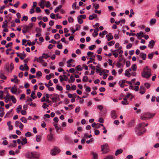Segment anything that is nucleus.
I'll return each mask as SVG.
<instances>
[{
  "instance_id": "nucleus-1",
  "label": "nucleus",
  "mask_w": 159,
  "mask_h": 159,
  "mask_svg": "<svg viewBox=\"0 0 159 159\" xmlns=\"http://www.w3.org/2000/svg\"><path fill=\"white\" fill-rule=\"evenodd\" d=\"M144 123L142 122L136 126L135 131L136 134L139 136L141 135L146 131V129L144 128Z\"/></svg>"
},
{
  "instance_id": "nucleus-2",
  "label": "nucleus",
  "mask_w": 159,
  "mask_h": 159,
  "mask_svg": "<svg viewBox=\"0 0 159 159\" xmlns=\"http://www.w3.org/2000/svg\"><path fill=\"white\" fill-rule=\"evenodd\" d=\"M143 77L148 78L151 76V70L150 68L147 66H145L143 69L142 73Z\"/></svg>"
},
{
  "instance_id": "nucleus-3",
  "label": "nucleus",
  "mask_w": 159,
  "mask_h": 159,
  "mask_svg": "<svg viewBox=\"0 0 159 159\" xmlns=\"http://www.w3.org/2000/svg\"><path fill=\"white\" fill-rule=\"evenodd\" d=\"M155 115V113H145L141 115L140 116V118L142 120H146L153 117Z\"/></svg>"
},
{
  "instance_id": "nucleus-4",
  "label": "nucleus",
  "mask_w": 159,
  "mask_h": 159,
  "mask_svg": "<svg viewBox=\"0 0 159 159\" xmlns=\"http://www.w3.org/2000/svg\"><path fill=\"white\" fill-rule=\"evenodd\" d=\"M33 26V24L32 23H30L28 25H24L23 27V29L22 30L23 33L25 34L27 32L31 30Z\"/></svg>"
},
{
  "instance_id": "nucleus-5",
  "label": "nucleus",
  "mask_w": 159,
  "mask_h": 159,
  "mask_svg": "<svg viewBox=\"0 0 159 159\" xmlns=\"http://www.w3.org/2000/svg\"><path fill=\"white\" fill-rule=\"evenodd\" d=\"M101 151H103V150L104 149H105V150H106L105 151L103 152L102 153V154H103L104 153H107L109 151L108 144L107 143H105L103 145H102L101 146Z\"/></svg>"
},
{
  "instance_id": "nucleus-6",
  "label": "nucleus",
  "mask_w": 159,
  "mask_h": 159,
  "mask_svg": "<svg viewBox=\"0 0 159 159\" xmlns=\"http://www.w3.org/2000/svg\"><path fill=\"white\" fill-rule=\"evenodd\" d=\"M5 68L8 72H11L14 68V64L12 62L10 63V66L8 64H7Z\"/></svg>"
},
{
  "instance_id": "nucleus-7",
  "label": "nucleus",
  "mask_w": 159,
  "mask_h": 159,
  "mask_svg": "<svg viewBox=\"0 0 159 159\" xmlns=\"http://www.w3.org/2000/svg\"><path fill=\"white\" fill-rule=\"evenodd\" d=\"M60 152V150L57 148H55L52 149L50 153L52 156H55L58 154Z\"/></svg>"
},
{
  "instance_id": "nucleus-8",
  "label": "nucleus",
  "mask_w": 159,
  "mask_h": 159,
  "mask_svg": "<svg viewBox=\"0 0 159 159\" xmlns=\"http://www.w3.org/2000/svg\"><path fill=\"white\" fill-rule=\"evenodd\" d=\"M25 157L27 158H35V153L34 152H28L25 154Z\"/></svg>"
},
{
  "instance_id": "nucleus-9",
  "label": "nucleus",
  "mask_w": 159,
  "mask_h": 159,
  "mask_svg": "<svg viewBox=\"0 0 159 159\" xmlns=\"http://www.w3.org/2000/svg\"><path fill=\"white\" fill-rule=\"evenodd\" d=\"M111 116L113 119H115L117 117V114L114 110H112L111 111Z\"/></svg>"
},
{
  "instance_id": "nucleus-10",
  "label": "nucleus",
  "mask_w": 159,
  "mask_h": 159,
  "mask_svg": "<svg viewBox=\"0 0 159 159\" xmlns=\"http://www.w3.org/2000/svg\"><path fill=\"white\" fill-rule=\"evenodd\" d=\"M16 87L17 86L16 85H15L13 87H12L11 88V91L12 93L13 94L16 93L17 92V89L16 88Z\"/></svg>"
},
{
  "instance_id": "nucleus-11",
  "label": "nucleus",
  "mask_w": 159,
  "mask_h": 159,
  "mask_svg": "<svg viewBox=\"0 0 159 159\" xmlns=\"http://www.w3.org/2000/svg\"><path fill=\"white\" fill-rule=\"evenodd\" d=\"M155 42L153 40H151L149 42V44L148 46L150 48H152L153 46L155 45Z\"/></svg>"
},
{
  "instance_id": "nucleus-12",
  "label": "nucleus",
  "mask_w": 159,
  "mask_h": 159,
  "mask_svg": "<svg viewBox=\"0 0 159 159\" xmlns=\"http://www.w3.org/2000/svg\"><path fill=\"white\" fill-rule=\"evenodd\" d=\"M140 93L141 94H143L145 92V88L143 86H141L140 88Z\"/></svg>"
},
{
  "instance_id": "nucleus-13",
  "label": "nucleus",
  "mask_w": 159,
  "mask_h": 159,
  "mask_svg": "<svg viewBox=\"0 0 159 159\" xmlns=\"http://www.w3.org/2000/svg\"><path fill=\"white\" fill-rule=\"evenodd\" d=\"M136 36L137 38L139 39H141V38H139V37H143L144 34L142 31H140L139 33H138L137 34Z\"/></svg>"
},
{
  "instance_id": "nucleus-14",
  "label": "nucleus",
  "mask_w": 159,
  "mask_h": 159,
  "mask_svg": "<svg viewBox=\"0 0 159 159\" xmlns=\"http://www.w3.org/2000/svg\"><path fill=\"white\" fill-rule=\"evenodd\" d=\"M58 123H55L54 124V126L55 128L56 129V131L58 132L60 130H62V129L61 127H59L58 125Z\"/></svg>"
},
{
  "instance_id": "nucleus-15",
  "label": "nucleus",
  "mask_w": 159,
  "mask_h": 159,
  "mask_svg": "<svg viewBox=\"0 0 159 159\" xmlns=\"http://www.w3.org/2000/svg\"><path fill=\"white\" fill-rule=\"evenodd\" d=\"M123 150L121 149H117L115 153V155L116 156H117L119 154L123 152Z\"/></svg>"
},
{
  "instance_id": "nucleus-16",
  "label": "nucleus",
  "mask_w": 159,
  "mask_h": 159,
  "mask_svg": "<svg viewBox=\"0 0 159 159\" xmlns=\"http://www.w3.org/2000/svg\"><path fill=\"white\" fill-rule=\"evenodd\" d=\"M140 56L141 57L143 60H145L146 59L147 55L146 54L144 53H141Z\"/></svg>"
},
{
  "instance_id": "nucleus-17",
  "label": "nucleus",
  "mask_w": 159,
  "mask_h": 159,
  "mask_svg": "<svg viewBox=\"0 0 159 159\" xmlns=\"http://www.w3.org/2000/svg\"><path fill=\"white\" fill-rule=\"evenodd\" d=\"M11 121H9L7 122V125L8 126V129L9 130H11L13 129V126L11 125Z\"/></svg>"
},
{
  "instance_id": "nucleus-18",
  "label": "nucleus",
  "mask_w": 159,
  "mask_h": 159,
  "mask_svg": "<svg viewBox=\"0 0 159 159\" xmlns=\"http://www.w3.org/2000/svg\"><path fill=\"white\" fill-rule=\"evenodd\" d=\"M11 98L12 96L10 95L9 93H7L5 98L6 100H8V101H11Z\"/></svg>"
},
{
  "instance_id": "nucleus-19",
  "label": "nucleus",
  "mask_w": 159,
  "mask_h": 159,
  "mask_svg": "<svg viewBox=\"0 0 159 159\" xmlns=\"http://www.w3.org/2000/svg\"><path fill=\"white\" fill-rule=\"evenodd\" d=\"M35 94V90H33L32 92L30 97L32 98L33 99H34L37 98V96H34Z\"/></svg>"
},
{
  "instance_id": "nucleus-20",
  "label": "nucleus",
  "mask_w": 159,
  "mask_h": 159,
  "mask_svg": "<svg viewBox=\"0 0 159 159\" xmlns=\"http://www.w3.org/2000/svg\"><path fill=\"white\" fill-rule=\"evenodd\" d=\"M135 122L134 120H131L128 123V125L129 127L133 126L134 125Z\"/></svg>"
},
{
  "instance_id": "nucleus-21",
  "label": "nucleus",
  "mask_w": 159,
  "mask_h": 159,
  "mask_svg": "<svg viewBox=\"0 0 159 159\" xmlns=\"http://www.w3.org/2000/svg\"><path fill=\"white\" fill-rule=\"evenodd\" d=\"M123 101H121V103L124 105H128V103H127V100L126 98L125 97L123 98Z\"/></svg>"
},
{
  "instance_id": "nucleus-22",
  "label": "nucleus",
  "mask_w": 159,
  "mask_h": 159,
  "mask_svg": "<svg viewBox=\"0 0 159 159\" xmlns=\"http://www.w3.org/2000/svg\"><path fill=\"white\" fill-rule=\"evenodd\" d=\"M62 6L61 5H59L57 7L56 9L54 10V11L55 13H57L62 8Z\"/></svg>"
},
{
  "instance_id": "nucleus-23",
  "label": "nucleus",
  "mask_w": 159,
  "mask_h": 159,
  "mask_svg": "<svg viewBox=\"0 0 159 159\" xmlns=\"http://www.w3.org/2000/svg\"><path fill=\"white\" fill-rule=\"evenodd\" d=\"M7 20H5L3 22V24L2 25V27L3 28H6L7 27Z\"/></svg>"
},
{
  "instance_id": "nucleus-24",
  "label": "nucleus",
  "mask_w": 159,
  "mask_h": 159,
  "mask_svg": "<svg viewBox=\"0 0 159 159\" xmlns=\"http://www.w3.org/2000/svg\"><path fill=\"white\" fill-rule=\"evenodd\" d=\"M156 20L155 18H152L151 19L150 21V25H152L156 23Z\"/></svg>"
},
{
  "instance_id": "nucleus-25",
  "label": "nucleus",
  "mask_w": 159,
  "mask_h": 159,
  "mask_svg": "<svg viewBox=\"0 0 159 159\" xmlns=\"http://www.w3.org/2000/svg\"><path fill=\"white\" fill-rule=\"evenodd\" d=\"M0 78L2 80L6 79L7 77L2 72L0 73Z\"/></svg>"
},
{
  "instance_id": "nucleus-26",
  "label": "nucleus",
  "mask_w": 159,
  "mask_h": 159,
  "mask_svg": "<svg viewBox=\"0 0 159 159\" xmlns=\"http://www.w3.org/2000/svg\"><path fill=\"white\" fill-rule=\"evenodd\" d=\"M39 5L41 8L43 9L44 7V0H41Z\"/></svg>"
},
{
  "instance_id": "nucleus-27",
  "label": "nucleus",
  "mask_w": 159,
  "mask_h": 159,
  "mask_svg": "<svg viewBox=\"0 0 159 159\" xmlns=\"http://www.w3.org/2000/svg\"><path fill=\"white\" fill-rule=\"evenodd\" d=\"M121 82H122L123 83H127L129 84V85H132V84L131 82L129 81H126L125 80H120L119 82V83H120Z\"/></svg>"
},
{
  "instance_id": "nucleus-28",
  "label": "nucleus",
  "mask_w": 159,
  "mask_h": 159,
  "mask_svg": "<svg viewBox=\"0 0 159 159\" xmlns=\"http://www.w3.org/2000/svg\"><path fill=\"white\" fill-rule=\"evenodd\" d=\"M91 154L93 156V159H98V155L97 153H95L93 152H91Z\"/></svg>"
},
{
  "instance_id": "nucleus-29",
  "label": "nucleus",
  "mask_w": 159,
  "mask_h": 159,
  "mask_svg": "<svg viewBox=\"0 0 159 159\" xmlns=\"http://www.w3.org/2000/svg\"><path fill=\"white\" fill-rule=\"evenodd\" d=\"M106 37L107 38V39L108 41H109L113 38V37L112 35H109L108 34L106 36Z\"/></svg>"
},
{
  "instance_id": "nucleus-30",
  "label": "nucleus",
  "mask_w": 159,
  "mask_h": 159,
  "mask_svg": "<svg viewBox=\"0 0 159 159\" xmlns=\"http://www.w3.org/2000/svg\"><path fill=\"white\" fill-rule=\"evenodd\" d=\"M44 84L47 87H48L50 86H52L53 84L51 82V81L50 80L49 81L48 84L45 83Z\"/></svg>"
},
{
  "instance_id": "nucleus-31",
  "label": "nucleus",
  "mask_w": 159,
  "mask_h": 159,
  "mask_svg": "<svg viewBox=\"0 0 159 159\" xmlns=\"http://www.w3.org/2000/svg\"><path fill=\"white\" fill-rule=\"evenodd\" d=\"M20 120L23 122L26 123L27 122V120L25 117L23 116L20 119Z\"/></svg>"
},
{
  "instance_id": "nucleus-32",
  "label": "nucleus",
  "mask_w": 159,
  "mask_h": 159,
  "mask_svg": "<svg viewBox=\"0 0 159 159\" xmlns=\"http://www.w3.org/2000/svg\"><path fill=\"white\" fill-rule=\"evenodd\" d=\"M41 136L39 135H38L36 136V140L37 142H39L41 141Z\"/></svg>"
},
{
  "instance_id": "nucleus-33",
  "label": "nucleus",
  "mask_w": 159,
  "mask_h": 159,
  "mask_svg": "<svg viewBox=\"0 0 159 159\" xmlns=\"http://www.w3.org/2000/svg\"><path fill=\"white\" fill-rule=\"evenodd\" d=\"M27 143V141L26 138H25L22 139L21 142V144L22 145H24Z\"/></svg>"
},
{
  "instance_id": "nucleus-34",
  "label": "nucleus",
  "mask_w": 159,
  "mask_h": 159,
  "mask_svg": "<svg viewBox=\"0 0 159 159\" xmlns=\"http://www.w3.org/2000/svg\"><path fill=\"white\" fill-rule=\"evenodd\" d=\"M42 56L43 57V58H45V59H47L48 57H50V56H48V54H45V53H43Z\"/></svg>"
},
{
  "instance_id": "nucleus-35",
  "label": "nucleus",
  "mask_w": 159,
  "mask_h": 159,
  "mask_svg": "<svg viewBox=\"0 0 159 159\" xmlns=\"http://www.w3.org/2000/svg\"><path fill=\"white\" fill-rule=\"evenodd\" d=\"M22 109V106L21 105H19L18 107L16 108V111L18 113L20 112V110Z\"/></svg>"
},
{
  "instance_id": "nucleus-36",
  "label": "nucleus",
  "mask_w": 159,
  "mask_h": 159,
  "mask_svg": "<svg viewBox=\"0 0 159 159\" xmlns=\"http://www.w3.org/2000/svg\"><path fill=\"white\" fill-rule=\"evenodd\" d=\"M53 137V136L52 134L51 133L48 135L47 136V139L49 141H51Z\"/></svg>"
},
{
  "instance_id": "nucleus-37",
  "label": "nucleus",
  "mask_w": 159,
  "mask_h": 159,
  "mask_svg": "<svg viewBox=\"0 0 159 159\" xmlns=\"http://www.w3.org/2000/svg\"><path fill=\"white\" fill-rule=\"evenodd\" d=\"M17 145L16 144H9L8 147L10 148H15L16 147Z\"/></svg>"
},
{
  "instance_id": "nucleus-38",
  "label": "nucleus",
  "mask_w": 159,
  "mask_h": 159,
  "mask_svg": "<svg viewBox=\"0 0 159 159\" xmlns=\"http://www.w3.org/2000/svg\"><path fill=\"white\" fill-rule=\"evenodd\" d=\"M77 19L78 23L80 24H82L83 23V20L82 18H80V16L77 17Z\"/></svg>"
},
{
  "instance_id": "nucleus-39",
  "label": "nucleus",
  "mask_w": 159,
  "mask_h": 159,
  "mask_svg": "<svg viewBox=\"0 0 159 159\" xmlns=\"http://www.w3.org/2000/svg\"><path fill=\"white\" fill-rule=\"evenodd\" d=\"M118 61L121 62V63H123L124 64L125 62V60L124 58L121 57L120 58H119Z\"/></svg>"
},
{
  "instance_id": "nucleus-40",
  "label": "nucleus",
  "mask_w": 159,
  "mask_h": 159,
  "mask_svg": "<svg viewBox=\"0 0 159 159\" xmlns=\"http://www.w3.org/2000/svg\"><path fill=\"white\" fill-rule=\"evenodd\" d=\"M70 80H68V82L69 83H70V82H74L75 80V78H74L73 76L72 75H71L70 76Z\"/></svg>"
},
{
  "instance_id": "nucleus-41",
  "label": "nucleus",
  "mask_w": 159,
  "mask_h": 159,
  "mask_svg": "<svg viewBox=\"0 0 159 159\" xmlns=\"http://www.w3.org/2000/svg\"><path fill=\"white\" fill-rule=\"evenodd\" d=\"M56 89L57 90L59 91H62L63 90L62 87L58 84H57L56 85Z\"/></svg>"
},
{
  "instance_id": "nucleus-42",
  "label": "nucleus",
  "mask_w": 159,
  "mask_h": 159,
  "mask_svg": "<svg viewBox=\"0 0 159 159\" xmlns=\"http://www.w3.org/2000/svg\"><path fill=\"white\" fill-rule=\"evenodd\" d=\"M125 75L128 77H130L131 75V73H129L128 71L126 70V73H125Z\"/></svg>"
},
{
  "instance_id": "nucleus-43",
  "label": "nucleus",
  "mask_w": 159,
  "mask_h": 159,
  "mask_svg": "<svg viewBox=\"0 0 159 159\" xmlns=\"http://www.w3.org/2000/svg\"><path fill=\"white\" fill-rule=\"evenodd\" d=\"M131 69L134 71H135L137 70L136 65V64H134L132 66Z\"/></svg>"
},
{
  "instance_id": "nucleus-44",
  "label": "nucleus",
  "mask_w": 159,
  "mask_h": 159,
  "mask_svg": "<svg viewBox=\"0 0 159 159\" xmlns=\"http://www.w3.org/2000/svg\"><path fill=\"white\" fill-rule=\"evenodd\" d=\"M11 100L14 103H16V100L15 97L13 96H12V98H11Z\"/></svg>"
},
{
  "instance_id": "nucleus-45",
  "label": "nucleus",
  "mask_w": 159,
  "mask_h": 159,
  "mask_svg": "<svg viewBox=\"0 0 159 159\" xmlns=\"http://www.w3.org/2000/svg\"><path fill=\"white\" fill-rule=\"evenodd\" d=\"M28 16H24L22 17V18L21 19V20L23 21L24 20L25 21H26L28 20Z\"/></svg>"
},
{
  "instance_id": "nucleus-46",
  "label": "nucleus",
  "mask_w": 159,
  "mask_h": 159,
  "mask_svg": "<svg viewBox=\"0 0 159 159\" xmlns=\"http://www.w3.org/2000/svg\"><path fill=\"white\" fill-rule=\"evenodd\" d=\"M50 105V104H47L46 103H44L42 106L43 108L45 109L47 107H48L49 105Z\"/></svg>"
},
{
  "instance_id": "nucleus-47",
  "label": "nucleus",
  "mask_w": 159,
  "mask_h": 159,
  "mask_svg": "<svg viewBox=\"0 0 159 159\" xmlns=\"http://www.w3.org/2000/svg\"><path fill=\"white\" fill-rule=\"evenodd\" d=\"M88 77L84 76L83 78V81L84 82H86L88 81Z\"/></svg>"
},
{
  "instance_id": "nucleus-48",
  "label": "nucleus",
  "mask_w": 159,
  "mask_h": 159,
  "mask_svg": "<svg viewBox=\"0 0 159 159\" xmlns=\"http://www.w3.org/2000/svg\"><path fill=\"white\" fill-rule=\"evenodd\" d=\"M76 69L80 71H82L83 70V68L81 67V66L80 65H79L76 67Z\"/></svg>"
},
{
  "instance_id": "nucleus-49",
  "label": "nucleus",
  "mask_w": 159,
  "mask_h": 159,
  "mask_svg": "<svg viewBox=\"0 0 159 159\" xmlns=\"http://www.w3.org/2000/svg\"><path fill=\"white\" fill-rule=\"evenodd\" d=\"M154 54V53H149L148 54V57L149 59H152L153 57V55Z\"/></svg>"
},
{
  "instance_id": "nucleus-50",
  "label": "nucleus",
  "mask_w": 159,
  "mask_h": 159,
  "mask_svg": "<svg viewBox=\"0 0 159 159\" xmlns=\"http://www.w3.org/2000/svg\"><path fill=\"white\" fill-rule=\"evenodd\" d=\"M115 43V41H112L109 42L108 43V45L109 46H111L114 45Z\"/></svg>"
},
{
  "instance_id": "nucleus-51",
  "label": "nucleus",
  "mask_w": 159,
  "mask_h": 159,
  "mask_svg": "<svg viewBox=\"0 0 159 159\" xmlns=\"http://www.w3.org/2000/svg\"><path fill=\"white\" fill-rule=\"evenodd\" d=\"M54 38L56 39H58L60 38V35L59 34H56L54 36Z\"/></svg>"
},
{
  "instance_id": "nucleus-52",
  "label": "nucleus",
  "mask_w": 159,
  "mask_h": 159,
  "mask_svg": "<svg viewBox=\"0 0 159 159\" xmlns=\"http://www.w3.org/2000/svg\"><path fill=\"white\" fill-rule=\"evenodd\" d=\"M68 20L70 22L73 23L74 21V19L72 17L69 16L68 18Z\"/></svg>"
},
{
  "instance_id": "nucleus-53",
  "label": "nucleus",
  "mask_w": 159,
  "mask_h": 159,
  "mask_svg": "<svg viewBox=\"0 0 159 159\" xmlns=\"http://www.w3.org/2000/svg\"><path fill=\"white\" fill-rule=\"evenodd\" d=\"M113 156H108L104 158V159H114Z\"/></svg>"
},
{
  "instance_id": "nucleus-54",
  "label": "nucleus",
  "mask_w": 159,
  "mask_h": 159,
  "mask_svg": "<svg viewBox=\"0 0 159 159\" xmlns=\"http://www.w3.org/2000/svg\"><path fill=\"white\" fill-rule=\"evenodd\" d=\"M116 66L118 68H119L123 67V65L119 61L117 62V64H116Z\"/></svg>"
},
{
  "instance_id": "nucleus-55",
  "label": "nucleus",
  "mask_w": 159,
  "mask_h": 159,
  "mask_svg": "<svg viewBox=\"0 0 159 159\" xmlns=\"http://www.w3.org/2000/svg\"><path fill=\"white\" fill-rule=\"evenodd\" d=\"M80 107H76L75 110V112L76 113H78L80 111Z\"/></svg>"
},
{
  "instance_id": "nucleus-56",
  "label": "nucleus",
  "mask_w": 159,
  "mask_h": 159,
  "mask_svg": "<svg viewBox=\"0 0 159 159\" xmlns=\"http://www.w3.org/2000/svg\"><path fill=\"white\" fill-rule=\"evenodd\" d=\"M12 43L11 42H10V43H8L7 44H6V48H8L9 47H11L12 45Z\"/></svg>"
},
{
  "instance_id": "nucleus-57",
  "label": "nucleus",
  "mask_w": 159,
  "mask_h": 159,
  "mask_svg": "<svg viewBox=\"0 0 159 159\" xmlns=\"http://www.w3.org/2000/svg\"><path fill=\"white\" fill-rule=\"evenodd\" d=\"M5 6H1L0 7V13L2 14L3 13L2 10L4 9Z\"/></svg>"
},
{
  "instance_id": "nucleus-58",
  "label": "nucleus",
  "mask_w": 159,
  "mask_h": 159,
  "mask_svg": "<svg viewBox=\"0 0 159 159\" xmlns=\"http://www.w3.org/2000/svg\"><path fill=\"white\" fill-rule=\"evenodd\" d=\"M95 47V45H92L89 47V49L90 50H93Z\"/></svg>"
},
{
  "instance_id": "nucleus-59",
  "label": "nucleus",
  "mask_w": 159,
  "mask_h": 159,
  "mask_svg": "<svg viewBox=\"0 0 159 159\" xmlns=\"http://www.w3.org/2000/svg\"><path fill=\"white\" fill-rule=\"evenodd\" d=\"M25 135L26 137H30L31 136L32 134L30 132H28L25 134Z\"/></svg>"
},
{
  "instance_id": "nucleus-60",
  "label": "nucleus",
  "mask_w": 159,
  "mask_h": 159,
  "mask_svg": "<svg viewBox=\"0 0 159 159\" xmlns=\"http://www.w3.org/2000/svg\"><path fill=\"white\" fill-rule=\"evenodd\" d=\"M144 85L148 89H149L150 86V84L148 83H146L144 84Z\"/></svg>"
},
{
  "instance_id": "nucleus-61",
  "label": "nucleus",
  "mask_w": 159,
  "mask_h": 159,
  "mask_svg": "<svg viewBox=\"0 0 159 159\" xmlns=\"http://www.w3.org/2000/svg\"><path fill=\"white\" fill-rule=\"evenodd\" d=\"M36 75L39 76H41L42 75V73L40 71H38L36 73Z\"/></svg>"
},
{
  "instance_id": "nucleus-62",
  "label": "nucleus",
  "mask_w": 159,
  "mask_h": 159,
  "mask_svg": "<svg viewBox=\"0 0 159 159\" xmlns=\"http://www.w3.org/2000/svg\"><path fill=\"white\" fill-rule=\"evenodd\" d=\"M19 3V1H17L16 3L13 5V6L16 8H17L18 7Z\"/></svg>"
},
{
  "instance_id": "nucleus-63",
  "label": "nucleus",
  "mask_w": 159,
  "mask_h": 159,
  "mask_svg": "<svg viewBox=\"0 0 159 159\" xmlns=\"http://www.w3.org/2000/svg\"><path fill=\"white\" fill-rule=\"evenodd\" d=\"M93 6L96 9H98L99 8V5L98 4H96L94 3L93 4Z\"/></svg>"
},
{
  "instance_id": "nucleus-64",
  "label": "nucleus",
  "mask_w": 159,
  "mask_h": 159,
  "mask_svg": "<svg viewBox=\"0 0 159 159\" xmlns=\"http://www.w3.org/2000/svg\"><path fill=\"white\" fill-rule=\"evenodd\" d=\"M132 47V44L131 43H129L126 46V48L127 49H130Z\"/></svg>"
}]
</instances>
